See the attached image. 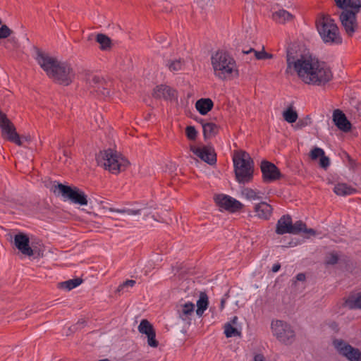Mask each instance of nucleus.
<instances>
[{"mask_svg":"<svg viewBox=\"0 0 361 361\" xmlns=\"http://www.w3.org/2000/svg\"><path fill=\"white\" fill-rule=\"evenodd\" d=\"M286 63L285 73L292 75L296 73L306 84L322 85L332 78V73L326 63L312 56L299 54L293 45L286 49Z\"/></svg>","mask_w":361,"mask_h":361,"instance_id":"f257e3e1","label":"nucleus"},{"mask_svg":"<svg viewBox=\"0 0 361 361\" xmlns=\"http://www.w3.org/2000/svg\"><path fill=\"white\" fill-rule=\"evenodd\" d=\"M35 59L47 76L59 84L67 86L74 80L75 74L69 63L59 61L37 48Z\"/></svg>","mask_w":361,"mask_h":361,"instance_id":"f03ea898","label":"nucleus"},{"mask_svg":"<svg viewBox=\"0 0 361 361\" xmlns=\"http://www.w3.org/2000/svg\"><path fill=\"white\" fill-rule=\"evenodd\" d=\"M316 26L323 42L327 45H340L343 38L339 28L329 15H322L316 20Z\"/></svg>","mask_w":361,"mask_h":361,"instance_id":"7ed1b4c3","label":"nucleus"},{"mask_svg":"<svg viewBox=\"0 0 361 361\" xmlns=\"http://www.w3.org/2000/svg\"><path fill=\"white\" fill-rule=\"evenodd\" d=\"M211 63L214 75L221 80H225L234 71H238L235 59L224 49H219L212 55Z\"/></svg>","mask_w":361,"mask_h":361,"instance_id":"20e7f679","label":"nucleus"},{"mask_svg":"<svg viewBox=\"0 0 361 361\" xmlns=\"http://www.w3.org/2000/svg\"><path fill=\"white\" fill-rule=\"evenodd\" d=\"M0 129L4 139L15 143L18 146H23L25 142L29 143L31 140L30 135H22L16 132L13 123L7 117V115L0 109Z\"/></svg>","mask_w":361,"mask_h":361,"instance_id":"39448f33","label":"nucleus"},{"mask_svg":"<svg viewBox=\"0 0 361 361\" xmlns=\"http://www.w3.org/2000/svg\"><path fill=\"white\" fill-rule=\"evenodd\" d=\"M236 180L240 183H247L253 178V159H233Z\"/></svg>","mask_w":361,"mask_h":361,"instance_id":"423d86ee","label":"nucleus"},{"mask_svg":"<svg viewBox=\"0 0 361 361\" xmlns=\"http://www.w3.org/2000/svg\"><path fill=\"white\" fill-rule=\"evenodd\" d=\"M51 190L55 194H61L63 197H68L75 204L80 205L87 204V195L77 188H71L69 186L58 183L53 185Z\"/></svg>","mask_w":361,"mask_h":361,"instance_id":"0eeeda50","label":"nucleus"},{"mask_svg":"<svg viewBox=\"0 0 361 361\" xmlns=\"http://www.w3.org/2000/svg\"><path fill=\"white\" fill-rule=\"evenodd\" d=\"M86 82L91 92H95L99 95L103 97L109 95L110 89L112 86V82L111 80H106L98 75L91 73L87 75Z\"/></svg>","mask_w":361,"mask_h":361,"instance_id":"6e6552de","label":"nucleus"},{"mask_svg":"<svg viewBox=\"0 0 361 361\" xmlns=\"http://www.w3.org/2000/svg\"><path fill=\"white\" fill-rule=\"evenodd\" d=\"M271 329L274 336L281 343L290 344L295 339V332L291 326L281 320L273 321Z\"/></svg>","mask_w":361,"mask_h":361,"instance_id":"1a4fd4ad","label":"nucleus"},{"mask_svg":"<svg viewBox=\"0 0 361 361\" xmlns=\"http://www.w3.org/2000/svg\"><path fill=\"white\" fill-rule=\"evenodd\" d=\"M262 181L264 183H271L280 180L282 174L279 169L273 163L263 160L260 164Z\"/></svg>","mask_w":361,"mask_h":361,"instance_id":"9d476101","label":"nucleus"},{"mask_svg":"<svg viewBox=\"0 0 361 361\" xmlns=\"http://www.w3.org/2000/svg\"><path fill=\"white\" fill-rule=\"evenodd\" d=\"M334 346L337 351L349 361H361V352L342 340H334Z\"/></svg>","mask_w":361,"mask_h":361,"instance_id":"9b49d317","label":"nucleus"},{"mask_svg":"<svg viewBox=\"0 0 361 361\" xmlns=\"http://www.w3.org/2000/svg\"><path fill=\"white\" fill-rule=\"evenodd\" d=\"M214 200L216 205L221 209L231 212L240 210L243 204L238 200L224 194L216 195Z\"/></svg>","mask_w":361,"mask_h":361,"instance_id":"f8f14e48","label":"nucleus"},{"mask_svg":"<svg viewBox=\"0 0 361 361\" xmlns=\"http://www.w3.org/2000/svg\"><path fill=\"white\" fill-rule=\"evenodd\" d=\"M356 15L353 11L345 8L339 16L341 25L349 37H352L358 27Z\"/></svg>","mask_w":361,"mask_h":361,"instance_id":"ddd939ff","label":"nucleus"},{"mask_svg":"<svg viewBox=\"0 0 361 361\" xmlns=\"http://www.w3.org/2000/svg\"><path fill=\"white\" fill-rule=\"evenodd\" d=\"M97 164L114 174L125 171L129 166L128 159H96Z\"/></svg>","mask_w":361,"mask_h":361,"instance_id":"4468645a","label":"nucleus"},{"mask_svg":"<svg viewBox=\"0 0 361 361\" xmlns=\"http://www.w3.org/2000/svg\"><path fill=\"white\" fill-rule=\"evenodd\" d=\"M153 97L157 99H164L165 100H177V92L170 86L160 85L157 86L153 91Z\"/></svg>","mask_w":361,"mask_h":361,"instance_id":"2eb2a0df","label":"nucleus"},{"mask_svg":"<svg viewBox=\"0 0 361 361\" xmlns=\"http://www.w3.org/2000/svg\"><path fill=\"white\" fill-rule=\"evenodd\" d=\"M30 240L27 235L24 233L16 234L14 237V243L16 247L25 255H33V250L29 245Z\"/></svg>","mask_w":361,"mask_h":361,"instance_id":"dca6fc26","label":"nucleus"},{"mask_svg":"<svg viewBox=\"0 0 361 361\" xmlns=\"http://www.w3.org/2000/svg\"><path fill=\"white\" fill-rule=\"evenodd\" d=\"M333 121L337 128L343 132H348L351 128V123L347 119L345 115L339 109L334 111Z\"/></svg>","mask_w":361,"mask_h":361,"instance_id":"f3484780","label":"nucleus"},{"mask_svg":"<svg viewBox=\"0 0 361 361\" xmlns=\"http://www.w3.org/2000/svg\"><path fill=\"white\" fill-rule=\"evenodd\" d=\"M272 207L265 202H261L254 207L255 216L263 220L269 219L272 214Z\"/></svg>","mask_w":361,"mask_h":361,"instance_id":"a211bd4d","label":"nucleus"},{"mask_svg":"<svg viewBox=\"0 0 361 361\" xmlns=\"http://www.w3.org/2000/svg\"><path fill=\"white\" fill-rule=\"evenodd\" d=\"M292 219L289 215L282 216L277 221L276 233L279 235L291 233Z\"/></svg>","mask_w":361,"mask_h":361,"instance_id":"6ab92c4d","label":"nucleus"},{"mask_svg":"<svg viewBox=\"0 0 361 361\" xmlns=\"http://www.w3.org/2000/svg\"><path fill=\"white\" fill-rule=\"evenodd\" d=\"M194 154L198 158H216V154L213 147L210 145H203L201 147H192L191 148Z\"/></svg>","mask_w":361,"mask_h":361,"instance_id":"aec40b11","label":"nucleus"},{"mask_svg":"<svg viewBox=\"0 0 361 361\" xmlns=\"http://www.w3.org/2000/svg\"><path fill=\"white\" fill-rule=\"evenodd\" d=\"M194 310L195 305L190 302L177 306L179 317L183 321L190 320V317L192 315Z\"/></svg>","mask_w":361,"mask_h":361,"instance_id":"412c9836","label":"nucleus"},{"mask_svg":"<svg viewBox=\"0 0 361 361\" xmlns=\"http://www.w3.org/2000/svg\"><path fill=\"white\" fill-rule=\"evenodd\" d=\"M214 103L209 98H202L195 103V108L202 115H206L212 109Z\"/></svg>","mask_w":361,"mask_h":361,"instance_id":"4be33fe9","label":"nucleus"},{"mask_svg":"<svg viewBox=\"0 0 361 361\" xmlns=\"http://www.w3.org/2000/svg\"><path fill=\"white\" fill-rule=\"evenodd\" d=\"M343 305L344 307L350 310H361V293L349 295Z\"/></svg>","mask_w":361,"mask_h":361,"instance_id":"5701e85b","label":"nucleus"},{"mask_svg":"<svg viewBox=\"0 0 361 361\" xmlns=\"http://www.w3.org/2000/svg\"><path fill=\"white\" fill-rule=\"evenodd\" d=\"M293 16L291 13L284 9H280L272 13V18L279 23H285L290 21Z\"/></svg>","mask_w":361,"mask_h":361,"instance_id":"b1692460","label":"nucleus"},{"mask_svg":"<svg viewBox=\"0 0 361 361\" xmlns=\"http://www.w3.org/2000/svg\"><path fill=\"white\" fill-rule=\"evenodd\" d=\"M334 191L338 195H349L355 193L356 189L346 183H338L335 185Z\"/></svg>","mask_w":361,"mask_h":361,"instance_id":"393cba45","label":"nucleus"},{"mask_svg":"<svg viewBox=\"0 0 361 361\" xmlns=\"http://www.w3.org/2000/svg\"><path fill=\"white\" fill-rule=\"evenodd\" d=\"M208 304L209 302L207 295L204 292H201L200 295V298L197 301V314L201 316L203 314V312L207 309Z\"/></svg>","mask_w":361,"mask_h":361,"instance_id":"a878e982","label":"nucleus"},{"mask_svg":"<svg viewBox=\"0 0 361 361\" xmlns=\"http://www.w3.org/2000/svg\"><path fill=\"white\" fill-rule=\"evenodd\" d=\"M202 128L204 137L206 139L214 136L219 130L217 126L212 122L202 123Z\"/></svg>","mask_w":361,"mask_h":361,"instance_id":"bb28decb","label":"nucleus"},{"mask_svg":"<svg viewBox=\"0 0 361 361\" xmlns=\"http://www.w3.org/2000/svg\"><path fill=\"white\" fill-rule=\"evenodd\" d=\"M96 41L100 44V49L102 50H107L111 48V39L104 34H97Z\"/></svg>","mask_w":361,"mask_h":361,"instance_id":"cd10ccee","label":"nucleus"},{"mask_svg":"<svg viewBox=\"0 0 361 361\" xmlns=\"http://www.w3.org/2000/svg\"><path fill=\"white\" fill-rule=\"evenodd\" d=\"M82 282V280L80 278L70 279L66 281L60 283L59 288L71 290L80 285Z\"/></svg>","mask_w":361,"mask_h":361,"instance_id":"c85d7f7f","label":"nucleus"},{"mask_svg":"<svg viewBox=\"0 0 361 361\" xmlns=\"http://www.w3.org/2000/svg\"><path fill=\"white\" fill-rule=\"evenodd\" d=\"M101 158H125V156L123 155L120 152H118L115 149L109 148L107 149H104L103 151H100Z\"/></svg>","mask_w":361,"mask_h":361,"instance_id":"c756f323","label":"nucleus"},{"mask_svg":"<svg viewBox=\"0 0 361 361\" xmlns=\"http://www.w3.org/2000/svg\"><path fill=\"white\" fill-rule=\"evenodd\" d=\"M283 116L284 120L289 123H295L298 117V113L291 106L283 111Z\"/></svg>","mask_w":361,"mask_h":361,"instance_id":"7c9ffc66","label":"nucleus"},{"mask_svg":"<svg viewBox=\"0 0 361 361\" xmlns=\"http://www.w3.org/2000/svg\"><path fill=\"white\" fill-rule=\"evenodd\" d=\"M243 195L249 200H257L261 199V193L252 188H245L243 191Z\"/></svg>","mask_w":361,"mask_h":361,"instance_id":"2f4dec72","label":"nucleus"},{"mask_svg":"<svg viewBox=\"0 0 361 361\" xmlns=\"http://www.w3.org/2000/svg\"><path fill=\"white\" fill-rule=\"evenodd\" d=\"M224 334L227 338L240 335V332L238 331L236 328L233 327L231 323H226L224 325Z\"/></svg>","mask_w":361,"mask_h":361,"instance_id":"473e14b6","label":"nucleus"},{"mask_svg":"<svg viewBox=\"0 0 361 361\" xmlns=\"http://www.w3.org/2000/svg\"><path fill=\"white\" fill-rule=\"evenodd\" d=\"M169 69L172 72H177L182 69L183 61L180 59L169 61L166 63Z\"/></svg>","mask_w":361,"mask_h":361,"instance_id":"72a5a7b5","label":"nucleus"},{"mask_svg":"<svg viewBox=\"0 0 361 361\" xmlns=\"http://www.w3.org/2000/svg\"><path fill=\"white\" fill-rule=\"evenodd\" d=\"M350 8L348 9L350 11H353L355 14H357L361 8V0H348L346 3V8Z\"/></svg>","mask_w":361,"mask_h":361,"instance_id":"f704fd0d","label":"nucleus"},{"mask_svg":"<svg viewBox=\"0 0 361 361\" xmlns=\"http://www.w3.org/2000/svg\"><path fill=\"white\" fill-rule=\"evenodd\" d=\"M108 210L111 212H116L119 214H127L128 215H137L140 214V209H115L108 208Z\"/></svg>","mask_w":361,"mask_h":361,"instance_id":"c9c22d12","label":"nucleus"},{"mask_svg":"<svg viewBox=\"0 0 361 361\" xmlns=\"http://www.w3.org/2000/svg\"><path fill=\"white\" fill-rule=\"evenodd\" d=\"M153 329V326L147 319H142L138 326V331L140 334L147 333Z\"/></svg>","mask_w":361,"mask_h":361,"instance_id":"e433bc0d","label":"nucleus"},{"mask_svg":"<svg viewBox=\"0 0 361 361\" xmlns=\"http://www.w3.org/2000/svg\"><path fill=\"white\" fill-rule=\"evenodd\" d=\"M242 53L243 54H250L251 53H253L255 59H257L258 60L264 59V56H266V51H257L255 50L253 48H250L248 50L243 49V50H242Z\"/></svg>","mask_w":361,"mask_h":361,"instance_id":"4c0bfd02","label":"nucleus"},{"mask_svg":"<svg viewBox=\"0 0 361 361\" xmlns=\"http://www.w3.org/2000/svg\"><path fill=\"white\" fill-rule=\"evenodd\" d=\"M309 158H329V157L325 156L324 151L322 149L315 147L310 152Z\"/></svg>","mask_w":361,"mask_h":361,"instance_id":"58836bf2","label":"nucleus"},{"mask_svg":"<svg viewBox=\"0 0 361 361\" xmlns=\"http://www.w3.org/2000/svg\"><path fill=\"white\" fill-rule=\"evenodd\" d=\"M306 224L302 221H298L294 224H292L291 233L298 234L300 232H304Z\"/></svg>","mask_w":361,"mask_h":361,"instance_id":"ea45409f","label":"nucleus"},{"mask_svg":"<svg viewBox=\"0 0 361 361\" xmlns=\"http://www.w3.org/2000/svg\"><path fill=\"white\" fill-rule=\"evenodd\" d=\"M18 42L16 37H11L4 43V46L8 49H13L18 47Z\"/></svg>","mask_w":361,"mask_h":361,"instance_id":"a19ab883","label":"nucleus"},{"mask_svg":"<svg viewBox=\"0 0 361 361\" xmlns=\"http://www.w3.org/2000/svg\"><path fill=\"white\" fill-rule=\"evenodd\" d=\"M12 33L13 31L6 25H2L0 27V39L8 38Z\"/></svg>","mask_w":361,"mask_h":361,"instance_id":"79ce46f5","label":"nucleus"},{"mask_svg":"<svg viewBox=\"0 0 361 361\" xmlns=\"http://www.w3.org/2000/svg\"><path fill=\"white\" fill-rule=\"evenodd\" d=\"M185 133L189 140H194L197 137V132L194 126H188L185 128Z\"/></svg>","mask_w":361,"mask_h":361,"instance_id":"37998d69","label":"nucleus"},{"mask_svg":"<svg viewBox=\"0 0 361 361\" xmlns=\"http://www.w3.org/2000/svg\"><path fill=\"white\" fill-rule=\"evenodd\" d=\"M147 344L153 348H157L159 345V342L156 339V333L151 334L147 338Z\"/></svg>","mask_w":361,"mask_h":361,"instance_id":"c03bdc74","label":"nucleus"},{"mask_svg":"<svg viewBox=\"0 0 361 361\" xmlns=\"http://www.w3.org/2000/svg\"><path fill=\"white\" fill-rule=\"evenodd\" d=\"M217 159H195V164L198 166L199 164L207 163L211 166H214L216 164Z\"/></svg>","mask_w":361,"mask_h":361,"instance_id":"a18cd8bd","label":"nucleus"},{"mask_svg":"<svg viewBox=\"0 0 361 361\" xmlns=\"http://www.w3.org/2000/svg\"><path fill=\"white\" fill-rule=\"evenodd\" d=\"M233 158H251L250 155L243 150H236L234 152Z\"/></svg>","mask_w":361,"mask_h":361,"instance_id":"49530a36","label":"nucleus"},{"mask_svg":"<svg viewBox=\"0 0 361 361\" xmlns=\"http://www.w3.org/2000/svg\"><path fill=\"white\" fill-rule=\"evenodd\" d=\"M338 260V257L336 254L335 253H331L327 257L326 263L328 264H335L337 263Z\"/></svg>","mask_w":361,"mask_h":361,"instance_id":"de8ad7c7","label":"nucleus"},{"mask_svg":"<svg viewBox=\"0 0 361 361\" xmlns=\"http://www.w3.org/2000/svg\"><path fill=\"white\" fill-rule=\"evenodd\" d=\"M309 120L310 118H307L304 120L298 121V122L296 123L295 127L297 128H302L303 127L308 126L310 124Z\"/></svg>","mask_w":361,"mask_h":361,"instance_id":"09e8293b","label":"nucleus"},{"mask_svg":"<svg viewBox=\"0 0 361 361\" xmlns=\"http://www.w3.org/2000/svg\"><path fill=\"white\" fill-rule=\"evenodd\" d=\"M318 165L326 170L330 165V159H319Z\"/></svg>","mask_w":361,"mask_h":361,"instance_id":"8fccbe9b","label":"nucleus"},{"mask_svg":"<svg viewBox=\"0 0 361 361\" xmlns=\"http://www.w3.org/2000/svg\"><path fill=\"white\" fill-rule=\"evenodd\" d=\"M335 1V3H336V5L341 8V9H345L346 8V3H347V1L348 0H334Z\"/></svg>","mask_w":361,"mask_h":361,"instance_id":"3c124183","label":"nucleus"},{"mask_svg":"<svg viewBox=\"0 0 361 361\" xmlns=\"http://www.w3.org/2000/svg\"><path fill=\"white\" fill-rule=\"evenodd\" d=\"M135 284V281H134V280H127L126 281L123 283V284H121L119 286V289L123 288L126 286L133 287Z\"/></svg>","mask_w":361,"mask_h":361,"instance_id":"603ef678","label":"nucleus"},{"mask_svg":"<svg viewBox=\"0 0 361 361\" xmlns=\"http://www.w3.org/2000/svg\"><path fill=\"white\" fill-rule=\"evenodd\" d=\"M254 361H266V359L262 354L258 353L255 355Z\"/></svg>","mask_w":361,"mask_h":361,"instance_id":"864d4df0","label":"nucleus"},{"mask_svg":"<svg viewBox=\"0 0 361 361\" xmlns=\"http://www.w3.org/2000/svg\"><path fill=\"white\" fill-rule=\"evenodd\" d=\"M297 281H304L305 280V275L302 273H300L296 276Z\"/></svg>","mask_w":361,"mask_h":361,"instance_id":"5fc2aeb1","label":"nucleus"},{"mask_svg":"<svg viewBox=\"0 0 361 361\" xmlns=\"http://www.w3.org/2000/svg\"><path fill=\"white\" fill-rule=\"evenodd\" d=\"M304 233L310 234L312 235H314L316 234V231L314 229H312V228H307V227H305Z\"/></svg>","mask_w":361,"mask_h":361,"instance_id":"6e6d98bb","label":"nucleus"},{"mask_svg":"<svg viewBox=\"0 0 361 361\" xmlns=\"http://www.w3.org/2000/svg\"><path fill=\"white\" fill-rule=\"evenodd\" d=\"M338 155L341 157V158H350V155L345 151H342L341 153H339Z\"/></svg>","mask_w":361,"mask_h":361,"instance_id":"4d7b16f0","label":"nucleus"},{"mask_svg":"<svg viewBox=\"0 0 361 361\" xmlns=\"http://www.w3.org/2000/svg\"><path fill=\"white\" fill-rule=\"evenodd\" d=\"M280 267H281L280 264H274V265L272 267V271H273L274 272H277V271L280 269Z\"/></svg>","mask_w":361,"mask_h":361,"instance_id":"13d9d810","label":"nucleus"},{"mask_svg":"<svg viewBox=\"0 0 361 361\" xmlns=\"http://www.w3.org/2000/svg\"><path fill=\"white\" fill-rule=\"evenodd\" d=\"M225 304H226V299L225 298H222L221 300V303H220V310H223L224 307H225Z\"/></svg>","mask_w":361,"mask_h":361,"instance_id":"bf43d9fd","label":"nucleus"},{"mask_svg":"<svg viewBox=\"0 0 361 361\" xmlns=\"http://www.w3.org/2000/svg\"><path fill=\"white\" fill-rule=\"evenodd\" d=\"M154 333H155V331L153 329L152 330L147 331V333H143L142 334H145L147 336V337L148 338L149 336H151V334H154Z\"/></svg>","mask_w":361,"mask_h":361,"instance_id":"052dcab7","label":"nucleus"},{"mask_svg":"<svg viewBox=\"0 0 361 361\" xmlns=\"http://www.w3.org/2000/svg\"><path fill=\"white\" fill-rule=\"evenodd\" d=\"M349 165L350 167H353V166L355 165V159H349Z\"/></svg>","mask_w":361,"mask_h":361,"instance_id":"680f3d73","label":"nucleus"},{"mask_svg":"<svg viewBox=\"0 0 361 361\" xmlns=\"http://www.w3.org/2000/svg\"><path fill=\"white\" fill-rule=\"evenodd\" d=\"M238 321V317L236 316L233 317V318L231 321V324H235Z\"/></svg>","mask_w":361,"mask_h":361,"instance_id":"e2e57ef3","label":"nucleus"},{"mask_svg":"<svg viewBox=\"0 0 361 361\" xmlns=\"http://www.w3.org/2000/svg\"><path fill=\"white\" fill-rule=\"evenodd\" d=\"M272 56H273L272 54H268L266 52V56H264V59H271V58H272Z\"/></svg>","mask_w":361,"mask_h":361,"instance_id":"0e129e2a","label":"nucleus"},{"mask_svg":"<svg viewBox=\"0 0 361 361\" xmlns=\"http://www.w3.org/2000/svg\"><path fill=\"white\" fill-rule=\"evenodd\" d=\"M198 122H200L202 125V123H206L207 122H204V119L200 118L199 120H197Z\"/></svg>","mask_w":361,"mask_h":361,"instance_id":"69168bd1","label":"nucleus"},{"mask_svg":"<svg viewBox=\"0 0 361 361\" xmlns=\"http://www.w3.org/2000/svg\"><path fill=\"white\" fill-rule=\"evenodd\" d=\"M64 156H66V157L68 156L66 151L64 152Z\"/></svg>","mask_w":361,"mask_h":361,"instance_id":"338daca9","label":"nucleus"}]
</instances>
